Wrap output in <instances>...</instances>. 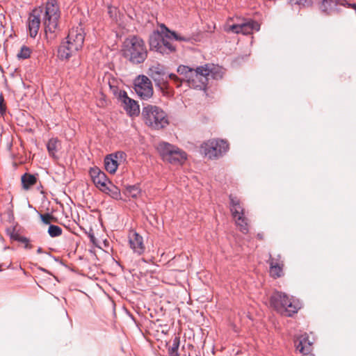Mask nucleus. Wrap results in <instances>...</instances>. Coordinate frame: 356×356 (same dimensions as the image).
<instances>
[{
	"mask_svg": "<svg viewBox=\"0 0 356 356\" xmlns=\"http://www.w3.org/2000/svg\"><path fill=\"white\" fill-rule=\"evenodd\" d=\"M177 72L181 76L177 82V87H179L183 81H186L190 88L198 90H205L208 84L209 76L218 79L222 76V71L218 66L207 64L195 69L186 65H180Z\"/></svg>",
	"mask_w": 356,
	"mask_h": 356,
	"instance_id": "obj_1",
	"label": "nucleus"
},
{
	"mask_svg": "<svg viewBox=\"0 0 356 356\" xmlns=\"http://www.w3.org/2000/svg\"><path fill=\"white\" fill-rule=\"evenodd\" d=\"M165 33L163 35L159 33H154L149 38V46L151 49L155 50L162 54H168L175 52L176 47L171 40L176 41L190 42L191 38L188 36H182L175 31H170L165 25H162Z\"/></svg>",
	"mask_w": 356,
	"mask_h": 356,
	"instance_id": "obj_2",
	"label": "nucleus"
},
{
	"mask_svg": "<svg viewBox=\"0 0 356 356\" xmlns=\"http://www.w3.org/2000/svg\"><path fill=\"white\" fill-rule=\"evenodd\" d=\"M122 52L123 56L134 64L143 63L147 57L145 43L138 36L127 38L123 42Z\"/></svg>",
	"mask_w": 356,
	"mask_h": 356,
	"instance_id": "obj_3",
	"label": "nucleus"
},
{
	"mask_svg": "<svg viewBox=\"0 0 356 356\" xmlns=\"http://www.w3.org/2000/svg\"><path fill=\"white\" fill-rule=\"evenodd\" d=\"M84 39V31L81 26L72 28L69 31L66 42L58 49V56L61 59H69L82 49Z\"/></svg>",
	"mask_w": 356,
	"mask_h": 356,
	"instance_id": "obj_4",
	"label": "nucleus"
},
{
	"mask_svg": "<svg viewBox=\"0 0 356 356\" xmlns=\"http://www.w3.org/2000/svg\"><path fill=\"white\" fill-rule=\"evenodd\" d=\"M142 116L145 124L153 129L165 128L169 124L165 112L156 106L147 105L143 107Z\"/></svg>",
	"mask_w": 356,
	"mask_h": 356,
	"instance_id": "obj_5",
	"label": "nucleus"
},
{
	"mask_svg": "<svg viewBox=\"0 0 356 356\" xmlns=\"http://www.w3.org/2000/svg\"><path fill=\"white\" fill-rule=\"evenodd\" d=\"M270 304L277 312L286 316H291L300 308L298 301L289 298L286 293L280 291L272 295Z\"/></svg>",
	"mask_w": 356,
	"mask_h": 356,
	"instance_id": "obj_6",
	"label": "nucleus"
},
{
	"mask_svg": "<svg viewBox=\"0 0 356 356\" xmlns=\"http://www.w3.org/2000/svg\"><path fill=\"white\" fill-rule=\"evenodd\" d=\"M60 11L56 0H48L45 4L43 15V24L45 33H55L58 26Z\"/></svg>",
	"mask_w": 356,
	"mask_h": 356,
	"instance_id": "obj_7",
	"label": "nucleus"
},
{
	"mask_svg": "<svg viewBox=\"0 0 356 356\" xmlns=\"http://www.w3.org/2000/svg\"><path fill=\"white\" fill-rule=\"evenodd\" d=\"M157 149L163 160L171 164L181 165L186 160L185 152L168 143H160Z\"/></svg>",
	"mask_w": 356,
	"mask_h": 356,
	"instance_id": "obj_8",
	"label": "nucleus"
},
{
	"mask_svg": "<svg viewBox=\"0 0 356 356\" xmlns=\"http://www.w3.org/2000/svg\"><path fill=\"white\" fill-rule=\"evenodd\" d=\"M230 211L239 230L247 234L249 231V220L245 216V211L238 198L232 195H229Z\"/></svg>",
	"mask_w": 356,
	"mask_h": 356,
	"instance_id": "obj_9",
	"label": "nucleus"
},
{
	"mask_svg": "<svg viewBox=\"0 0 356 356\" xmlns=\"http://www.w3.org/2000/svg\"><path fill=\"white\" fill-rule=\"evenodd\" d=\"M202 152L210 159L222 156L229 149V144L224 140H209L201 145Z\"/></svg>",
	"mask_w": 356,
	"mask_h": 356,
	"instance_id": "obj_10",
	"label": "nucleus"
},
{
	"mask_svg": "<svg viewBox=\"0 0 356 356\" xmlns=\"http://www.w3.org/2000/svg\"><path fill=\"white\" fill-rule=\"evenodd\" d=\"M260 25L252 19H238V22L230 24L229 22L225 25V30L227 32L234 33H242L243 35L252 34L253 31H259Z\"/></svg>",
	"mask_w": 356,
	"mask_h": 356,
	"instance_id": "obj_11",
	"label": "nucleus"
},
{
	"mask_svg": "<svg viewBox=\"0 0 356 356\" xmlns=\"http://www.w3.org/2000/svg\"><path fill=\"white\" fill-rule=\"evenodd\" d=\"M148 75L154 81L156 84L159 86L163 84L167 81L168 78L175 81V83L179 81V77L176 74H167L165 67L159 63H155L149 68Z\"/></svg>",
	"mask_w": 356,
	"mask_h": 356,
	"instance_id": "obj_12",
	"label": "nucleus"
},
{
	"mask_svg": "<svg viewBox=\"0 0 356 356\" xmlns=\"http://www.w3.org/2000/svg\"><path fill=\"white\" fill-rule=\"evenodd\" d=\"M134 90L143 99H148L153 95L152 84L145 75H139L134 81Z\"/></svg>",
	"mask_w": 356,
	"mask_h": 356,
	"instance_id": "obj_13",
	"label": "nucleus"
},
{
	"mask_svg": "<svg viewBox=\"0 0 356 356\" xmlns=\"http://www.w3.org/2000/svg\"><path fill=\"white\" fill-rule=\"evenodd\" d=\"M42 10L40 8H35L30 13L28 18V29L29 35L35 38L38 33V31L41 24V14Z\"/></svg>",
	"mask_w": 356,
	"mask_h": 356,
	"instance_id": "obj_14",
	"label": "nucleus"
},
{
	"mask_svg": "<svg viewBox=\"0 0 356 356\" xmlns=\"http://www.w3.org/2000/svg\"><path fill=\"white\" fill-rule=\"evenodd\" d=\"M348 4L346 0H322L318 4V8L323 14L330 15L338 12L339 6L348 7Z\"/></svg>",
	"mask_w": 356,
	"mask_h": 356,
	"instance_id": "obj_15",
	"label": "nucleus"
},
{
	"mask_svg": "<svg viewBox=\"0 0 356 356\" xmlns=\"http://www.w3.org/2000/svg\"><path fill=\"white\" fill-rule=\"evenodd\" d=\"M90 175L94 184L102 191H106L108 181L106 174L98 168H92L90 170Z\"/></svg>",
	"mask_w": 356,
	"mask_h": 356,
	"instance_id": "obj_16",
	"label": "nucleus"
},
{
	"mask_svg": "<svg viewBox=\"0 0 356 356\" xmlns=\"http://www.w3.org/2000/svg\"><path fill=\"white\" fill-rule=\"evenodd\" d=\"M296 350L304 355H309L312 350L313 342L309 340L307 334H301L294 340Z\"/></svg>",
	"mask_w": 356,
	"mask_h": 356,
	"instance_id": "obj_17",
	"label": "nucleus"
},
{
	"mask_svg": "<svg viewBox=\"0 0 356 356\" xmlns=\"http://www.w3.org/2000/svg\"><path fill=\"white\" fill-rule=\"evenodd\" d=\"M120 99L124 104V108L127 113L132 115H137L140 113L139 106L137 102L129 98L125 91H121L120 92Z\"/></svg>",
	"mask_w": 356,
	"mask_h": 356,
	"instance_id": "obj_18",
	"label": "nucleus"
},
{
	"mask_svg": "<svg viewBox=\"0 0 356 356\" xmlns=\"http://www.w3.org/2000/svg\"><path fill=\"white\" fill-rule=\"evenodd\" d=\"M129 242L130 248L135 253L140 255L145 250L143 237L136 232H131L129 234Z\"/></svg>",
	"mask_w": 356,
	"mask_h": 356,
	"instance_id": "obj_19",
	"label": "nucleus"
},
{
	"mask_svg": "<svg viewBox=\"0 0 356 356\" xmlns=\"http://www.w3.org/2000/svg\"><path fill=\"white\" fill-rule=\"evenodd\" d=\"M268 264L270 265V275L273 278L276 279L282 277L284 275L283 267L284 263L281 260L280 255H277V258L270 256Z\"/></svg>",
	"mask_w": 356,
	"mask_h": 356,
	"instance_id": "obj_20",
	"label": "nucleus"
},
{
	"mask_svg": "<svg viewBox=\"0 0 356 356\" xmlns=\"http://www.w3.org/2000/svg\"><path fill=\"white\" fill-rule=\"evenodd\" d=\"M118 154L106 156L104 159L105 169L111 174H114L118 167Z\"/></svg>",
	"mask_w": 356,
	"mask_h": 356,
	"instance_id": "obj_21",
	"label": "nucleus"
},
{
	"mask_svg": "<svg viewBox=\"0 0 356 356\" xmlns=\"http://www.w3.org/2000/svg\"><path fill=\"white\" fill-rule=\"evenodd\" d=\"M23 189L28 191L37 183V177L31 174L25 173L21 177Z\"/></svg>",
	"mask_w": 356,
	"mask_h": 356,
	"instance_id": "obj_22",
	"label": "nucleus"
},
{
	"mask_svg": "<svg viewBox=\"0 0 356 356\" xmlns=\"http://www.w3.org/2000/svg\"><path fill=\"white\" fill-rule=\"evenodd\" d=\"M103 192L108 194L112 198L115 200L121 199V193L120 189L117 186L112 184L111 182H108L106 191Z\"/></svg>",
	"mask_w": 356,
	"mask_h": 356,
	"instance_id": "obj_23",
	"label": "nucleus"
},
{
	"mask_svg": "<svg viewBox=\"0 0 356 356\" xmlns=\"http://www.w3.org/2000/svg\"><path fill=\"white\" fill-rule=\"evenodd\" d=\"M60 141L57 138H51L47 145V150L49 154L55 157L56 153L60 146Z\"/></svg>",
	"mask_w": 356,
	"mask_h": 356,
	"instance_id": "obj_24",
	"label": "nucleus"
},
{
	"mask_svg": "<svg viewBox=\"0 0 356 356\" xmlns=\"http://www.w3.org/2000/svg\"><path fill=\"white\" fill-rule=\"evenodd\" d=\"M7 232L10 239L23 243L26 245V248H28L29 240L26 237L20 236L18 232H15V229H8Z\"/></svg>",
	"mask_w": 356,
	"mask_h": 356,
	"instance_id": "obj_25",
	"label": "nucleus"
},
{
	"mask_svg": "<svg viewBox=\"0 0 356 356\" xmlns=\"http://www.w3.org/2000/svg\"><path fill=\"white\" fill-rule=\"evenodd\" d=\"M180 343V338L175 337L172 340V344L168 348V354L170 356H179L178 349Z\"/></svg>",
	"mask_w": 356,
	"mask_h": 356,
	"instance_id": "obj_26",
	"label": "nucleus"
},
{
	"mask_svg": "<svg viewBox=\"0 0 356 356\" xmlns=\"http://www.w3.org/2000/svg\"><path fill=\"white\" fill-rule=\"evenodd\" d=\"M291 6H298L300 8H309L313 5L312 0H289Z\"/></svg>",
	"mask_w": 356,
	"mask_h": 356,
	"instance_id": "obj_27",
	"label": "nucleus"
},
{
	"mask_svg": "<svg viewBox=\"0 0 356 356\" xmlns=\"http://www.w3.org/2000/svg\"><path fill=\"white\" fill-rule=\"evenodd\" d=\"M126 193L128 196L136 198L140 194V189L137 186H129L127 187Z\"/></svg>",
	"mask_w": 356,
	"mask_h": 356,
	"instance_id": "obj_28",
	"label": "nucleus"
},
{
	"mask_svg": "<svg viewBox=\"0 0 356 356\" xmlns=\"http://www.w3.org/2000/svg\"><path fill=\"white\" fill-rule=\"evenodd\" d=\"M62 229L58 225H50L48 229V233L51 237H57L62 234Z\"/></svg>",
	"mask_w": 356,
	"mask_h": 356,
	"instance_id": "obj_29",
	"label": "nucleus"
},
{
	"mask_svg": "<svg viewBox=\"0 0 356 356\" xmlns=\"http://www.w3.org/2000/svg\"><path fill=\"white\" fill-rule=\"evenodd\" d=\"M31 49L24 45L21 47L20 51L17 54V57L19 59H26L30 57Z\"/></svg>",
	"mask_w": 356,
	"mask_h": 356,
	"instance_id": "obj_30",
	"label": "nucleus"
},
{
	"mask_svg": "<svg viewBox=\"0 0 356 356\" xmlns=\"http://www.w3.org/2000/svg\"><path fill=\"white\" fill-rule=\"evenodd\" d=\"M40 218L43 223L49 225L54 219V216L49 213H44L40 215Z\"/></svg>",
	"mask_w": 356,
	"mask_h": 356,
	"instance_id": "obj_31",
	"label": "nucleus"
},
{
	"mask_svg": "<svg viewBox=\"0 0 356 356\" xmlns=\"http://www.w3.org/2000/svg\"><path fill=\"white\" fill-rule=\"evenodd\" d=\"M6 111V106L2 95H0V113L3 115Z\"/></svg>",
	"mask_w": 356,
	"mask_h": 356,
	"instance_id": "obj_32",
	"label": "nucleus"
},
{
	"mask_svg": "<svg viewBox=\"0 0 356 356\" xmlns=\"http://www.w3.org/2000/svg\"><path fill=\"white\" fill-rule=\"evenodd\" d=\"M90 241L93 243V244H96V242H95V237L93 236V235H90Z\"/></svg>",
	"mask_w": 356,
	"mask_h": 356,
	"instance_id": "obj_33",
	"label": "nucleus"
},
{
	"mask_svg": "<svg viewBox=\"0 0 356 356\" xmlns=\"http://www.w3.org/2000/svg\"><path fill=\"white\" fill-rule=\"evenodd\" d=\"M257 238L260 240H262L264 238V236H263V234H257Z\"/></svg>",
	"mask_w": 356,
	"mask_h": 356,
	"instance_id": "obj_34",
	"label": "nucleus"
},
{
	"mask_svg": "<svg viewBox=\"0 0 356 356\" xmlns=\"http://www.w3.org/2000/svg\"><path fill=\"white\" fill-rule=\"evenodd\" d=\"M41 252H42V249H41L40 248H39L38 249V253H40Z\"/></svg>",
	"mask_w": 356,
	"mask_h": 356,
	"instance_id": "obj_35",
	"label": "nucleus"
},
{
	"mask_svg": "<svg viewBox=\"0 0 356 356\" xmlns=\"http://www.w3.org/2000/svg\"><path fill=\"white\" fill-rule=\"evenodd\" d=\"M305 356H315L314 354H310L309 355H305Z\"/></svg>",
	"mask_w": 356,
	"mask_h": 356,
	"instance_id": "obj_36",
	"label": "nucleus"
}]
</instances>
